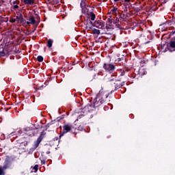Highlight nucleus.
<instances>
[{"mask_svg": "<svg viewBox=\"0 0 175 175\" xmlns=\"http://www.w3.org/2000/svg\"><path fill=\"white\" fill-rule=\"evenodd\" d=\"M94 27L103 29L104 32H111L113 29H126L127 28L123 23H87L85 28L88 31H92Z\"/></svg>", "mask_w": 175, "mask_h": 175, "instance_id": "nucleus-1", "label": "nucleus"}, {"mask_svg": "<svg viewBox=\"0 0 175 175\" xmlns=\"http://www.w3.org/2000/svg\"><path fill=\"white\" fill-rule=\"evenodd\" d=\"M109 98V94L103 92H99L94 99L93 104L90 105L91 109L94 110L96 107H99V106H102L103 103H105L106 99Z\"/></svg>", "mask_w": 175, "mask_h": 175, "instance_id": "nucleus-2", "label": "nucleus"}, {"mask_svg": "<svg viewBox=\"0 0 175 175\" xmlns=\"http://www.w3.org/2000/svg\"><path fill=\"white\" fill-rule=\"evenodd\" d=\"M92 105H90V104L85 106L83 108H82L80 115H79L77 119L75 120L79 121V120H81V118H83V117H85L86 114L88 113H90V111H92L94 110L93 109H91Z\"/></svg>", "mask_w": 175, "mask_h": 175, "instance_id": "nucleus-3", "label": "nucleus"}, {"mask_svg": "<svg viewBox=\"0 0 175 175\" xmlns=\"http://www.w3.org/2000/svg\"><path fill=\"white\" fill-rule=\"evenodd\" d=\"M161 49H165V51L168 50L169 51H175V36L174 37V41L170 42V43L165 44L164 45H161Z\"/></svg>", "mask_w": 175, "mask_h": 175, "instance_id": "nucleus-4", "label": "nucleus"}, {"mask_svg": "<svg viewBox=\"0 0 175 175\" xmlns=\"http://www.w3.org/2000/svg\"><path fill=\"white\" fill-rule=\"evenodd\" d=\"M103 68L108 73H113L116 70V66L113 63H104Z\"/></svg>", "mask_w": 175, "mask_h": 175, "instance_id": "nucleus-5", "label": "nucleus"}, {"mask_svg": "<svg viewBox=\"0 0 175 175\" xmlns=\"http://www.w3.org/2000/svg\"><path fill=\"white\" fill-rule=\"evenodd\" d=\"M44 136H46V133L44 131L41 132L39 137L37 139L36 142H34L33 150H36L39 147V144L42 142V140L44 139Z\"/></svg>", "mask_w": 175, "mask_h": 175, "instance_id": "nucleus-6", "label": "nucleus"}, {"mask_svg": "<svg viewBox=\"0 0 175 175\" xmlns=\"http://www.w3.org/2000/svg\"><path fill=\"white\" fill-rule=\"evenodd\" d=\"M109 81L111 85H113V83H118L120 81H122V79L120 77H117V75H112L109 78Z\"/></svg>", "mask_w": 175, "mask_h": 175, "instance_id": "nucleus-7", "label": "nucleus"}, {"mask_svg": "<svg viewBox=\"0 0 175 175\" xmlns=\"http://www.w3.org/2000/svg\"><path fill=\"white\" fill-rule=\"evenodd\" d=\"M82 13H88V9L87 8V0H81L80 3Z\"/></svg>", "mask_w": 175, "mask_h": 175, "instance_id": "nucleus-8", "label": "nucleus"}, {"mask_svg": "<svg viewBox=\"0 0 175 175\" xmlns=\"http://www.w3.org/2000/svg\"><path fill=\"white\" fill-rule=\"evenodd\" d=\"M9 163H10L9 161L5 160V162H4V165H3V167L0 166V175H5V174L4 170H6V169H8V167L10 166Z\"/></svg>", "mask_w": 175, "mask_h": 175, "instance_id": "nucleus-9", "label": "nucleus"}, {"mask_svg": "<svg viewBox=\"0 0 175 175\" xmlns=\"http://www.w3.org/2000/svg\"><path fill=\"white\" fill-rule=\"evenodd\" d=\"M20 25H11L10 23H7V27H5L6 29H8L10 32H12V31L16 29L18 31H20Z\"/></svg>", "mask_w": 175, "mask_h": 175, "instance_id": "nucleus-10", "label": "nucleus"}, {"mask_svg": "<svg viewBox=\"0 0 175 175\" xmlns=\"http://www.w3.org/2000/svg\"><path fill=\"white\" fill-rule=\"evenodd\" d=\"M70 131H72V125L64 124L63 126V132L60 135V137H61V136H64V135H65V133H68V132H70Z\"/></svg>", "mask_w": 175, "mask_h": 175, "instance_id": "nucleus-11", "label": "nucleus"}, {"mask_svg": "<svg viewBox=\"0 0 175 175\" xmlns=\"http://www.w3.org/2000/svg\"><path fill=\"white\" fill-rule=\"evenodd\" d=\"M8 54H9V51H8L7 49L3 47L0 48V58L8 55Z\"/></svg>", "mask_w": 175, "mask_h": 175, "instance_id": "nucleus-12", "label": "nucleus"}, {"mask_svg": "<svg viewBox=\"0 0 175 175\" xmlns=\"http://www.w3.org/2000/svg\"><path fill=\"white\" fill-rule=\"evenodd\" d=\"M24 131L25 135H28V136H35V134H33V130H31V128L29 127L25 128Z\"/></svg>", "mask_w": 175, "mask_h": 175, "instance_id": "nucleus-13", "label": "nucleus"}, {"mask_svg": "<svg viewBox=\"0 0 175 175\" xmlns=\"http://www.w3.org/2000/svg\"><path fill=\"white\" fill-rule=\"evenodd\" d=\"M124 84H125V81H123L122 84L118 83V82L113 81L112 85L115 87V91H117V90H118L119 88H121V87H122Z\"/></svg>", "mask_w": 175, "mask_h": 175, "instance_id": "nucleus-14", "label": "nucleus"}, {"mask_svg": "<svg viewBox=\"0 0 175 175\" xmlns=\"http://www.w3.org/2000/svg\"><path fill=\"white\" fill-rule=\"evenodd\" d=\"M11 5H13L12 9H13L14 10H17V9H18V8H20V7L18 6V5H20V1H18V0L14 1L12 2V3H11Z\"/></svg>", "mask_w": 175, "mask_h": 175, "instance_id": "nucleus-15", "label": "nucleus"}, {"mask_svg": "<svg viewBox=\"0 0 175 175\" xmlns=\"http://www.w3.org/2000/svg\"><path fill=\"white\" fill-rule=\"evenodd\" d=\"M88 18H89L92 21H95L96 16L95 15V13H94L93 12H90L89 14H88Z\"/></svg>", "mask_w": 175, "mask_h": 175, "instance_id": "nucleus-16", "label": "nucleus"}, {"mask_svg": "<svg viewBox=\"0 0 175 175\" xmlns=\"http://www.w3.org/2000/svg\"><path fill=\"white\" fill-rule=\"evenodd\" d=\"M16 20H18V23H24V21H25V20L23 17V14L21 13L17 14Z\"/></svg>", "mask_w": 175, "mask_h": 175, "instance_id": "nucleus-17", "label": "nucleus"}, {"mask_svg": "<svg viewBox=\"0 0 175 175\" xmlns=\"http://www.w3.org/2000/svg\"><path fill=\"white\" fill-rule=\"evenodd\" d=\"M25 5H28L29 6H32L35 3V0H22Z\"/></svg>", "mask_w": 175, "mask_h": 175, "instance_id": "nucleus-18", "label": "nucleus"}, {"mask_svg": "<svg viewBox=\"0 0 175 175\" xmlns=\"http://www.w3.org/2000/svg\"><path fill=\"white\" fill-rule=\"evenodd\" d=\"M53 43H54V41L52 39L48 40L46 44L47 47H49V49H51V47H53Z\"/></svg>", "mask_w": 175, "mask_h": 175, "instance_id": "nucleus-19", "label": "nucleus"}, {"mask_svg": "<svg viewBox=\"0 0 175 175\" xmlns=\"http://www.w3.org/2000/svg\"><path fill=\"white\" fill-rule=\"evenodd\" d=\"M92 32L94 35H100V30L96 29L94 27L92 29Z\"/></svg>", "mask_w": 175, "mask_h": 175, "instance_id": "nucleus-20", "label": "nucleus"}, {"mask_svg": "<svg viewBox=\"0 0 175 175\" xmlns=\"http://www.w3.org/2000/svg\"><path fill=\"white\" fill-rule=\"evenodd\" d=\"M43 59H44L43 56L39 55L37 57V61L38 62H43Z\"/></svg>", "mask_w": 175, "mask_h": 175, "instance_id": "nucleus-21", "label": "nucleus"}, {"mask_svg": "<svg viewBox=\"0 0 175 175\" xmlns=\"http://www.w3.org/2000/svg\"><path fill=\"white\" fill-rule=\"evenodd\" d=\"M29 21L31 23H36V21L35 20V16H33L29 18Z\"/></svg>", "mask_w": 175, "mask_h": 175, "instance_id": "nucleus-22", "label": "nucleus"}, {"mask_svg": "<svg viewBox=\"0 0 175 175\" xmlns=\"http://www.w3.org/2000/svg\"><path fill=\"white\" fill-rule=\"evenodd\" d=\"M119 18L118 20V23H121L122 21H125V19H124V18H122V16H121V14H119Z\"/></svg>", "mask_w": 175, "mask_h": 175, "instance_id": "nucleus-23", "label": "nucleus"}, {"mask_svg": "<svg viewBox=\"0 0 175 175\" xmlns=\"http://www.w3.org/2000/svg\"><path fill=\"white\" fill-rule=\"evenodd\" d=\"M134 10L137 13H139V12H140V10H142V6H140L139 8V7L135 8Z\"/></svg>", "mask_w": 175, "mask_h": 175, "instance_id": "nucleus-24", "label": "nucleus"}, {"mask_svg": "<svg viewBox=\"0 0 175 175\" xmlns=\"http://www.w3.org/2000/svg\"><path fill=\"white\" fill-rule=\"evenodd\" d=\"M118 8L114 7L112 10H111L110 13H112V14H114V13H116V12H117V10H118Z\"/></svg>", "mask_w": 175, "mask_h": 175, "instance_id": "nucleus-25", "label": "nucleus"}, {"mask_svg": "<svg viewBox=\"0 0 175 175\" xmlns=\"http://www.w3.org/2000/svg\"><path fill=\"white\" fill-rule=\"evenodd\" d=\"M78 131H83V129H84V125L83 124H80L78 128H77Z\"/></svg>", "mask_w": 175, "mask_h": 175, "instance_id": "nucleus-26", "label": "nucleus"}, {"mask_svg": "<svg viewBox=\"0 0 175 175\" xmlns=\"http://www.w3.org/2000/svg\"><path fill=\"white\" fill-rule=\"evenodd\" d=\"M122 76H125V70L121 71L120 77H122Z\"/></svg>", "mask_w": 175, "mask_h": 175, "instance_id": "nucleus-27", "label": "nucleus"}, {"mask_svg": "<svg viewBox=\"0 0 175 175\" xmlns=\"http://www.w3.org/2000/svg\"><path fill=\"white\" fill-rule=\"evenodd\" d=\"M38 167H39V165H36L34 167H33V169H34V170L36 171V172H38Z\"/></svg>", "mask_w": 175, "mask_h": 175, "instance_id": "nucleus-28", "label": "nucleus"}, {"mask_svg": "<svg viewBox=\"0 0 175 175\" xmlns=\"http://www.w3.org/2000/svg\"><path fill=\"white\" fill-rule=\"evenodd\" d=\"M175 33V30L174 31H172L170 33V36H173V35H174Z\"/></svg>", "mask_w": 175, "mask_h": 175, "instance_id": "nucleus-29", "label": "nucleus"}, {"mask_svg": "<svg viewBox=\"0 0 175 175\" xmlns=\"http://www.w3.org/2000/svg\"><path fill=\"white\" fill-rule=\"evenodd\" d=\"M114 22V20L113 18L110 19V18H108V23H113Z\"/></svg>", "mask_w": 175, "mask_h": 175, "instance_id": "nucleus-30", "label": "nucleus"}, {"mask_svg": "<svg viewBox=\"0 0 175 175\" xmlns=\"http://www.w3.org/2000/svg\"><path fill=\"white\" fill-rule=\"evenodd\" d=\"M24 146H25V147H27V146H28V142H25Z\"/></svg>", "mask_w": 175, "mask_h": 175, "instance_id": "nucleus-31", "label": "nucleus"}, {"mask_svg": "<svg viewBox=\"0 0 175 175\" xmlns=\"http://www.w3.org/2000/svg\"><path fill=\"white\" fill-rule=\"evenodd\" d=\"M41 163L42 165H44V163H46V161L45 160H41Z\"/></svg>", "mask_w": 175, "mask_h": 175, "instance_id": "nucleus-32", "label": "nucleus"}, {"mask_svg": "<svg viewBox=\"0 0 175 175\" xmlns=\"http://www.w3.org/2000/svg\"><path fill=\"white\" fill-rule=\"evenodd\" d=\"M167 2V0H163V1L162 2V3L165 4Z\"/></svg>", "mask_w": 175, "mask_h": 175, "instance_id": "nucleus-33", "label": "nucleus"}, {"mask_svg": "<svg viewBox=\"0 0 175 175\" xmlns=\"http://www.w3.org/2000/svg\"><path fill=\"white\" fill-rule=\"evenodd\" d=\"M27 25H31V24H35V23H27Z\"/></svg>", "mask_w": 175, "mask_h": 175, "instance_id": "nucleus-34", "label": "nucleus"}, {"mask_svg": "<svg viewBox=\"0 0 175 175\" xmlns=\"http://www.w3.org/2000/svg\"><path fill=\"white\" fill-rule=\"evenodd\" d=\"M46 154H50V150H46Z\"/></svg>", "mask_w": 175, "mask_h": 175, "instance_id": "nucleus-35", "label": "nucleus"}, {"mask_svg": "<svg viewBox=\"0 0 175 175\" xmlns=\"http://www.w3.org/2000/svg\"><path fill=\"white\" fill-rule=\"evenodd\" d=\"M124 2H131V0H124Z\"/></svg>", "mask_w": 175, "mask_h": 175, "instance_id": "nucleus-36", "label": "nucleus"}, {"mask_svg": "<svg viewBox=\"0 0 175 175\" xmlns=\"http://www.w3.org/2000/svg\"><path fill=\"white\" fill-rule=\"evenodd\" d=\"M166 23H163V24H161V25H160L159 26L160 27H162V25H165Z\"/></svg>", "mask_w": 175, "mask_h": 175, "instance_id": "nucleus-37", "label": "nucleus"}, {"mask_svg": "<svg viewBox=\"0 0 175 175\" xmlns=\"http://www.w3.org/2000/svg\"><path fill=\"white\" fill-rule=\"evenodd\" d=\"M1 2L2 3H5V1L1 0Z\"/></svg>", "mask_w": 175, "mask_h": 175, "instance_id": "nucleus-38", "label": "nucleus"}, {"mask_svg": "<svg viewBox=\"0 0 175 175\" xmlns=\"http://www.w3.org/2000/svg\"><path fill=\"white\" fill-rule=\"evenodd\" d=\"M120 0H113L114 2H118Z\"/></svg>", "mask_w": 175, "mask_h": 175, "instance_id": "nucleus-39", "label": "nucleus"}, {"mask_svg": "<svg viewBox=\"0 0 175 175\" xmlns=\"http://www.w3.org/2000/svg\"><path fill=\"white\" fill-rule=\"evenodd\" d=\"M147 43H150V41L145 42L146 44H147Z\"/></svg>", "mask_w": 175, "mask_h": 175, "instance_id": "nucleus-40", "label": "nucleus"}, {"mask_svg": "<svg viewBox=\"0 0 175 175\" xmlns=\"http://www.w3.org/2000/svg\"><path fill=\"white\" fill-rule=\"evenodd\" d=\"M37 18H38L39 20H40V17H39V16H37Z\"/></svg>", "mask_w": 175, "mask_h": 175, "instance_id": "nucleus-41", "label": "nucleus"}, {"mask_svg": "<svg viewBox=\"0 0 175 175\" xmlns=\"http://www.w3.org/2000/svg\"><path fill=\"white\" fill-rule=\"evenodd\" d=\"M16 22V20H14V21H12V23H15Z\"/></svg>", "mask_w": 175, "mask_h": 175, "instance_id": "nucleus-42", "label": "nucleus"}, {"mask_svg": "<svg viewBox=\"0 0 175 175\" xmlns=\"http://www.w3.org/2000/svg\"><path fill=\"white\" fill-rule=\"evenodd\" d=\"M123 17H125V14H123Z\"/></svg>", "mask_w": 175, "mask_h": 175, "instance_id": "nucleus-43", "label": "nucleus"}, {"mask_svg": "<svg viewBox=\"0 0 175 175\" xmlns=\"http://www.w3.org/2000/svg\"><path fill=\"white\" fill-rule=\"evenodd\" d=\"M135 25H137V23H135Z\"/></svg>", "mask_w": 175, "mask_h": 175, "instance_id": "nucleus-44", "label": "nucleus"}, {"mask_svg": "<svg viewBox=\"0 0 175 175\" xmlns=\"http://www.w3.org/2000/svg\"><path fill=\"white\" fill-rule=\"evenodd\" d=\"M141 36H143V34H141Z\"/></svg>", "mask_w": 175, "mask_h": 175, "instance_id": "nucleus-45", "label": "nucleus"}, {"mask_svg": "<svg viewBox=\"0 0 175 175\" xmlns=\"http://www.w3.org/2000/svg\"><path fill=\"white\" fill-rule=\"evenodd\" d=\"M77 133L75 134V136H76Z\"/></svg>", "mask_w": 175, "mask_h": 175, "instance_id": "nucleus-46", "label": "nucleus"}, {"mask_svg": "<svg viewBox=\"0 0 175 175\" xmlns=\"http://www.w3.org/2000/svg\"><path fill=\"white\" fill-rule=\"evenodd\" d=\"M94 23H96V21H94Z\"/></svg>", "mask_w": 175, "mask_h": 175, "instance_id": "nucleus-47", "label": "nucleus"}, {"mask_svg": "<svg viewBox=\"0 0 175 175\" xmlns=\"http://www.w3.org/2000/svg\"><path fill=\"white\" fill-rule=\"evenodd\" d=\"M27 23H29V21H27Z\"/></svg>", "mask_w": 175, "mask_h": 175, "instance_id": "nucleus-48", "label": "nucleus"}]
</instances>
